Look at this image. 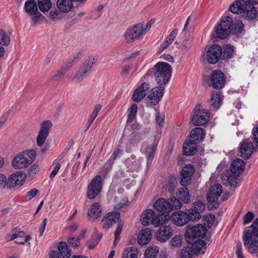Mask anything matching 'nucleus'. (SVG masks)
<instances>
[{
	"label": "nucleus",
	"instance_id": "15",
	"mask_svg": "<svg viewBox=\"0 0 258 258\" xmlns=\"http://www.w3.org/2000/svg\"><path fill=\"white\" fill-rule=\"evenodd\" d=\"M164 91V87L163 86L160 85L159 87L152 89L147 97L148 106L152 107L157 104L163 96Z\"/></svg>",
	"mask_w": 258,
	"mask_h": 258
},
{
	"label": "nucleus",
	"instance_id": "51",
	"mask_svg": "<svg viewBox=\"0 0 258 258\" xmlns=\"http://www.w3.org/2000/svg\"><path fill=\"white\" fill-rule=\"evenodd\" d=\"M120 217V214L119 212H112L108 213L106 216V218L112 222L113 223L117 222V220Z\"/></svg>",
	"mask_w": 258,
	"mask_h": 258
},
{
	"label": "nucleus",
	"instance_id": "56",
	"mask_svg": "<svg viewBox=\"0 0 258 258\" xmlns=\"http://www.w3.org/2000/svg\"><path fill=\"white\" fill-rule=\"evenodd\" d=\"M123 153V151L121 150L119 147H117L111 155L110 158L111 160L115 161L116 159L119 158Z\"/></svg>",
	"mask_w": 258,
	"mask_h": 258
},
{
	"label": "nucleus",
	"instance_id": "11",
	"mask_svg": "<svg viewBox=\"0 0 258 258\" xmlns=\"http://www.w3.org/2000/svg\"><path fill=\"white\" fill-rule=\"evenodd\" d=\"M206 53L207 61L211 64H215L222 56V49L220 46L214 44L208 48Z\"/></svg>",
	"mask_w": 258,
	"mask_h": 258
},
{
	"label": "nucleus",
	"instance_id": "24",
	"mask_svg": "<svg viewBox=\"0 0 258 258\" xmlns=\"http://www.w3.org/2000/svg\"><path fill=\"white\" fill-rule=\"evenodd\" d=\"M253 150V145L251 142H244L241 144L240 152L241 156L244 159H248Z\"/></svg>",
	"mask_w": 258,
	"mask_h": 258
},
{
	"label": "nucleus",
	"instance_id": "31",
	"mask_svg": "<svg viewBox=\"0 0 258 258\" xmlns=\"http://www.w3.org/2000/svg\"><path fill=\"white\" fill-rule=\"evenodd\" d=\"M73 60H70L65 65L63 66L61 69L58 71L56 74H55L52 77V79L55 81H58L69 70V69L73 66Z\"/></svg>",
	"mask_w": 258,
	"mask_h": 258
},
{
	"label": "nucleus",
	"instance_id": "38",
	"mask_svg": "<svg viewBox=\"0 0 258 258\" xmlns=\"http://www.w3.org/2000/svg\"><path fill=\"white\" fill-rule=\"evenodd\" d=\"M243 24L241 21H237L235 23H232L231 33L238 35L241 33L243 30Z\"/></svg>",
	"mask_w": 258,
	"mask_h": 258
},
{
	"label": "nucleus",
	"instance_id": "42",
	"mask_svg": "<svg viewBox=\"0 0 258 258\" xmlns=\"http://www.w3.org/2000/svg\"><path fill=\"white\" fill-rule=\"evenodd\" d=\"M25 233L23 231H19L16 229H15L13 231V233L11 235H9L6 237L7 241H11L17 238H22L24 237L25 238Z\"/></svg>",
	"mask_w": 258,
	"mask_h": 258
},
{
	"label": "nucleus",
	"instance_id": "16",
	"mask_svg": "<svg viewBox=\"0 0 258 258\" xmlns=\"http://www.w3.org/2000/svg\"><path fill=\"white\" fill-rule=\"evenodd\" d=\"M249 231H245L243 232V242L244 246L248 252L251 254L256 253L258 251V241L257 240H252Z\"/></svg>",
	"mask_w": 258,
	"mask_h": 258
},
{
	"label": "nucleus",
	"instance_id": "5",
	"mask_svg": "<svg viewBox=\"0 0 258 258\" xmlns=\"http://www.w3.org/2000/svg\"><path fill=\"white\" fill-rule=\"evenodd\" d=\"M35 151L32 150L17 154L13 159L12 165L15 169H22L30 165L35 160Z\"/></svg>",
	"mask_w": 258,
	"mask_h": 258
},
{
	"label": "nucleus",
	"instance_id": "62",
	"mask_svg": "<svg viewBox=\"0 0 258 258\" xmlns=\"http://www.w3.org/2000/svg\"><path fill=\"white\" fill-rule=\"evenodd\" d=\"M254 218V215L250 212H248L244 217V224H247L250 223Z\"/></svg>",
	"mask_w": 258,
	"mask_h": 258
},
{
	"label": "nucleus",
	"instance_id": "7",
	"mask_svg": "<svg viewBox=\"0 0 258 258\" xmlns=\"http://www.w3.org/2000/svg\"><path fill=\"white\" fill-rule=\"evenodd\" d=\"M52 126V123L49 120L43 121L40 125V131L38 132L36 142L37 145L41 148V150L43 152L47 150V146L44 145V143Z\"/></svg>",
	"mask_w": 258,
	"mask_h": 258
},
{
	"label": "nucleus",
	"instance_id": "34",
	"mask_svg": "<svg viewBox=\"0 0 258 258\" xmlns=\"http://www.w3.org/2000/svg\"><path fill=\"white\" fill-rule=\"evenodd\" d=\"M88 73V72L87 71L81 67L72 78V81L75 83H79L84 80Z\"/></svg>",
	"mask_w": 258,
	"mask_h": 258
},
{
	"label": "nucleus",
	"instance_id": "17",
	"mask_svg": "<svg viewBox=\"0 0 258 258\" xmlns=\"http://www.w3.org/2000/svg\"><path fill=\"white\" fill-rule=\"evenodd\" d=\"M195 171L194 167L190 164L185 166L180 174V183L186 186L190 182L191 177Z\"/></svg>",
	"mask_w": 258,
	"mask_h": 258
},
{
	"label": "nucleus",
	"instance_id": "39",
	"mask_svg": "<svg viewBox=\"0 0 258 258\" xmlns=\"http://www.w3.org/2000/svg\"><path fill=\"white\" fill-rule=\"evenodd\" d=\"M101 108L102 106L99 104H97L95 106L94 109L91 114H90L87 121L88 128L89 127L90 125L92 124L95 119L97 116L99 112L100 111Z\"/></svg>",
	"mask_w": 258,
	"mask_h": 258
},
{
	"label": "nucleus",
	"instance_id": "49",
	"mask_svg": "<svg viewBox=\"0 0 258 258\" xmlns=\"http://www.w3.org/2000/svg\"><path fill=\"white\" fill-rule=\"evenodd\" d=\"M100 239V238L98 235H95L92 237L87 242L88 248L89 249L94 248L98 244Z\"/></svg>",
	"mask_w": 258,
	"mask_h": 258
},
{
	"label": "nucleus",
	"instance_id": "8",
	"mask_svg": "<svg viewBox=\"0 0 258 258\" xmlns=\"http://www.w3.org/2000/svg\"><path fill=\"white\" fill-rule=\"evenodd\" d=\"M143 36V24L140 23L134 25L126 30L124 38L127 42L132 43L142 39Z\"/></svg>",
	"mask_w": 258,
	"mask_h": 258
},
{
	"label": "nucleus",
	"instance_id": "27",
	"mask_svg": "<svg viewBox=\"0 0 258 258\" xmlns=\"http://www.w3.org/2000/svg\"><path fill=\"white\" fill-rule=\"evenodd\" d=\"M101 215V208L98 203H94L92 204L88 210V215L92 219H96Z\"/></svg>",
	"mask_w": 258,
	"mask_h": 258
},
{
	"label": "nucleus",
	"instance_id": "12",
	"mask_svg": "<svg viewBox=\"0 0 258 258\" xmlns=\"http://www.w3.org/2000/svg\"><path fill=\"white\" fill-rule=\"evenodd\" d=\"M26 174L22 171H19L12 174L7 180V186L14 188L22 186L25 182Z\"/></svg>",
	"mask_w": 258,
	"mask_h": 258
},
{
	"label": "nucleus",
	"instance_id": "63",
	"mask_svg": "<svg viewBox=\"0 0 258 258\" xmlns=\"http://www.w3.org/2000/svg\"><path fill=\"white\" fill-rule=\"evenodd\" d=\"M171 244L173 246H178L181 244V239L178 236H174L171 240Z\"/></svg>",
	"mask_w": 258,
	"mask_h": 258
},
{
	"label": "nucleus",
	"instance_id": "19",
	"mask_svg": "<svg viewBox=\"0 0 258 258\" xmlns=\"http://www.w3.org/2000/svg\"><path fill=\"white\" fill-rule=\"evenodd\" d=\"M189 218L188 214L182 211L173 212L171 217L173 223L178 226L186 224L189 221Z\"/></svg>",
	"mask_w": 258,
	"mask_h": 258
},
{
	"label": "nucleus",
	"instance_id": "29",
	"mask_svg": "<svg viewBox=\"0 0 258 258\" xmlns=\"http://www.w3.org/2000/svg\"><path fill=\"white\" fill-rule=\"evenodd\" d=\"M205 246L206 243L203 240L196 241L192 243L190 252L196 254H203L206 250Z\"/></svg>",
	"mask_w": 258,
	"mask_h": 258
},
{
	"label": "nucleus",
	"instance_id": "1",
	"mask_svg": "<svg viewBox=\"0 0 258 258\" xmlns=\"http://www.w3.org/2000/svg\"><path fill=\"white\" fill-rule=\"evenodd\" d=\"M258 4V0H237L233 2L229 10L234 14H242L247 20L255 18L257 10L253 5Z\"/></svg>",
	"mask_w": 258,
	"mask_h": 258
},
{
	"label": "nucleus",
	"instance_id": "44",
	"mask_svg": "<svg viewBox=\"0 0 258 258\" xmlns=\"http://www.w3.org/2000/svg\"><path fill=\"white\" fill-rule=\"evenodd\" d=\"M159 252L158 248L156 246L149 247L145 252L146 258H154Z\"/></svg>",
	"mask_w": 258,
	"mask_h": 258
},
{
	"label": "nucleus",
	"instance_id": "35",
	"mask_svg": "<svg viewBox=\"0 0 258 258\" xmlns=\"http://www.w3.org/2000/svg\"><path fill=\"white\" fill-rule=\"evenodd\" d=\"M167 220L166 217L163 214H157L156 213L153 218L151 225L155 227H159L163 225Z\"/></svg>",
	"mask_w": 258,
	"mask_h": 258
},
{
	"label": "nucleus",
	"instance_id": "58",
	"mask_svg": "<svg viewBox=\"0 0 258 258\" xmlns=\"http://www.w3.org/2000/svg\"><path fill=\"white\" fill-rule=\"evenodd\" d=\"M68 243L70 246L73 247H77L79 245L80 243V237L75 238L71 237L70 238L68 241Z\"/></svg>",
	"mask_w": 258,
	"mask_h": 258
},
{
	"label": "nucleus",
	"instance_id": "57",
	"mask_svg": "<svg viewBox=\"0 0 258 258\" xmlns=\"http://www.w3.org/2000/svg\"><path fill=\"white\" fill-rule=\"evenodd\" d=\"M190 249L188 247L183 248L181 251V258H192Z\"/></svg>",
	"mask_w": 258,
	"mask_h": 258
},
{
	"label": "nucleus",
	"instance_id": "10",
	"mask_svg": "<svg viewBox=\"0 0 258 258\" xmlns=\"http://www.w3.org/2000/svg\"><path fill=\"white\" fill-rule=\"evenodd\" d=\"M101 176H96L88 184L86 191V196L90 200L95 199L100 193L102 188Z\"/></svg>",
	"mask_w": 258,
	"mask_h": 258
},
{
	"label": "nucleus",
	"instance_id": "61",
	"mask_svg": "<svg viewBox=\"0 0 258 258\" xmlns=\"http://www.w3.org/2000/svg\"><path fill=\"white\" fill-rule=\"evenodd\" d=\"M113 223L111 221L109 220L107 218H105L102 221V228L107 230L111 227Z\"/></svg>",
	"mask_w": 258,
	"mask_h": 258
},
{
	"label": "nucleus",
	"instance_id": "20",
	"mask_svg": "<svg viewBox=\"0 0 258 258\" xmlns=\"http://www.w3.org/2000/svg\"><path fill=\"white\" fill-rule=\"evenodd\" d=\"M154 208L158 212L168 213L172 211L170 202L163 198L158 199L153 205Z\"/></svg>",
	"mask_w": 258,
	"mask_h": 258
},
{
	"label": "nucleus",
	"instance_id": "48",
	"mask_svg": "<svg viewBox=\"0 0 258 258\" xmlns=\"http://www.w3.org/2000/svg\"><path fill=\"white\" fill-rule=\"evenodd\" d=\"M234 52V47L231 44H228L225 46L223 50V57L225 58H230Z\"/></svg>",
	"mask_w": 258,
	"mask_h": 258
},
{
	"label": "nucleus",
	"instance_id": "13",
	"mask_svg": "<svg viewBox=\"0 0 258 258\" xmlns=\"http://www.w3.org/2000/svg\"><path fill=\"white\" fill-rule=\"evenodd\" d=\"M207 233L206 227L202 224H197L194 226L189 227L185 232V236L193 239L204 238Z\"/></svg>",
	"mask_w": 258,
	"mask_h": 258
},
{
	"label": "nucleus",
	"instance_id": "45",
	"mask_svg": "<svg viewBox=\"0 0 258 258\" xmlns=\"http://www.w3.org/2000/svg\"><path fill=\"white\" fill-rule=\"evenodd\" d=\"M10 35L4 30L0 29V44L8 46L10 43Z\"/></svg>",
	"mask_w": 258,
	"mask_h": 258
},
{
	"label": "nucleus",
	"instance_id": "30",
	"mask_svg": "<svg viewBox=\"0 0 258 258\" xmlns=\"http://www.w3.org/2000/svg\"><path fill=\"white\" fill-rule=\"evenodd\" d=\"M158 144V141H155L153 143L151 144L147 147L145 151L146 157L147 159V164L151 163Z\"/></svg>",
	"mask_w": 258,
	"mask_h": 258
},
{
	"label": "nucleus",
	"instance_id": "33",
	"mask_svg": "<svg viewBox=\"0 0 258 258\" xmlns=\"http://www.w3.org/2000/svg\"><path fill=\"white\" fill-rule=\"evenodd\" d=\"M196 151V145L193 141H189L183 146V153L186 156L193 155Z\"/></svg>",
	"mask_w": 258,
	"mask_h": 258
},
{
	"label": "nucleus",
	"instance_id": "23",
	"mask_svg": "<svg viewBox=\"0 0 258 258\" xmlns=\"http://www.w3.org/2000/svg\"><path fill=\"white\" fill-rule=\"evenodd\" d=\"M222 95L220 91H213L211 92L210 104L214 110H217L222 102Z\"/></svg>",
	"mask_w": 258,
	"mask_h": 258
},
{
	"label": "nucleus",
	"instance_id": "3",
	"mask_svg": "<svg viewBox=\"0 0 258 258\" xmlns=\"http://www.w3.org/2000/svg\"><path fill=\"white\" fill-rule=\"evenodd\" d=\"M171 66L165 62H159L154 67V75L156 82L160 86L166 85L170 80Z\"/></svg>",
	"mask_w": 258,
	"mask_h": 258
},
{
	"label": "nucleus",
	"instance_id": "28",
	"mask_svg": "<svg viewBox=\"0 0 258 258\" xmlns=\"http://www.w3.org/2000/svg\"><path fill=\"white\" fill-rule=\"evenodd\" d=\"M56 6L58 10L63 13H68L73 7L72 0H57Z\"/></svg>",
	"mask_w": 258,
	"mask_h": 258
},
{
	"label": "nucleus",
	"instance_id": "64",
	"mask_svg": "<svg viewBox=\"0 0 258 258\" xmlns=\"http://www.w3.org/2000/svg\"><path fill=\"white\" fill-rule=\"evenodd\" d=\"M175 179L174 178H171V179L169 180L166 184V187L169 190V192H171L173 191L175 184H174V181Z\"/></svg>",
	"mask_w": 258,
	"mask_h": 258
},
{
	"label": "nucleus",
	"instance_id": "37",
	"mask_svg": "<svg viewBox=\"0 0 258 258\" xmlns=\"http://www.w3.org/2000/svg\"><path fill=\"white\" fill-rule=\"evenodd\" d=\"M205 135L204 130L201 127H196L191 130L190 137L196 141L202 140Z\"/></svg>",
	"mask_w": 258,
	"mask_h": 258
},
{
	"label": "nucleus",
	"instance_id": "14",
	"mask_svg": "<svg viewBox=\"0 0 258 258\" xmlns=\"http://www.w3.org/2000/svg\"><path fill=\"white\" fill-rule=\"evenodd\" d=\"M226 82L224 74L219 70L212 72L210 76V83L209 85L214 89H219L224 87Z\"/></svg>",
	"mask_w": 258,
	"mask_h": 258
},
{
	"label": "nucleus",
	"instance_id": "26",
	"mask_svg": "<svg viewBox=\"0 0 258 258\" xmlns=\"http://www.w3.org/2000/svg\"><path fill=\"white\" fill-rule=\"evenodd\" d=\"M24 9L29 15L33 16L38 12V4L35 0H27L25 3Z\"/></svg>",
	"mask_w": 258,
	"mask_h": 258
},
{
	"label": "nucleus",
	"instance_id": "36",
	"mask_svg": "<svg viewBox=\"0 0 258 258\" xmlns=\"http://www.w3.org/2000/svg\"><path fill=\"white\" fill-rule=\"evenodd\" d=\"M59 253L63 258H69L71 256V251L66 242H60L58 245Z\"/></svg>",
	"mask_w": 258,
	"mask_h": 258
},
{
	"label": "nucleus",
	"instance_id": "55",
	"mask_svg": "<svg viewBox=\"0 0 258 258\" xmlns=\"http://www.w3.org/2000/svg\"><path fill=\"white\" fill-rule=\"evenodd\" d=\"M192 208L198 211L200 213H201L205 210L206 206L202 202L198 201L194 203V206Z\"/></svg>",
	"mask_w": 258,
	"mask_h": 258
},
{
	"label": "nucleus",
	"instance_id": "2",
	"mask_svg": "<svg viewBox=\"0 0 258 258\" xmlns=\"http://www.w3.org/2000/svg\"><path fill=\"white\" fill-rule=\"evenodd\" d=\"M245 165L243 161L240 159H236L231 164L230 171L233 174V175H227L226 174L222 175V180H226L227 182L225 184L229 185L231 187H236L238 185V179L236 177L243 172Z\"/></svg>",
	"mask_w": 258,
	"mask_h": 258
},
{
	"label": "nucleus",
	"instance_id": "59",
	"mask_svg": "<svg viewBox=\"0 0 258 258\" xmlns=\"http://www.w3.org/2000/svg\"><path fill=\"white\" fill-rule=\"evenodd\" d=\"M235 253L237 258H245L242 253V247L241 243L240 242H238L236 244Z\"/></svg>",
	"mask_w": 258,
	"mask_h": 258
},
{
	"label": "nucleus",
	"instance_id": "43",
	"mask_svg": "<svg viewBox=\"0 0 258 258\" xmlns=\"http://www.w3.org/2000/svg\"><path fill=\"white\" fill-rule=\"evenodd\" d=\"M97 61V58L94 56H90L81 66L88 72L91 70L93 64Z\"/></svg>",
	"mask_w": 258,
	"mask_h": 258
},
{
	"label": "nucleus",
	"instance_id": "53",
	"mask_svg": "<svg viewBox=\"0 0 258 258\" xmlns=\"http://www.w3.org/2000/svg\"><path fill=\"white\" fill-rule=\"evenodd\" d=\"M169 202L171 206L172 211L173 209H180L182 205L180 201L174 197L171 198Z\"/></svg>",
	"mask_w": 258,
	"mask_h": 258
},
{
	"label": "nucleus",
	"instance_id": "6",
	"mask_svg": "<svg viewBox=\"0 0 258 258\" xmlns=\"http://www.w3.org/2000/svg\"><path fill=\"white\" fill-rule=\"evenodd\" d=\"M209 115V112L201 105H197L191 115L189 123L197 126L204 125L208 121Z\"/></svg>",
	"mask_w": 258,
	"mask_h": 258
},
{
	"label": "nucleus",
	"instance_id": "40",
	"mask_svg": "<svg viewBox=\"0 0 258 258\" xmlns=\"http://www.w3.org/2000/svg\"><path fill=\"white\" fill-rule=\"evenodd\" d=\"M138 249L135 247L127 248L122 253V258H137Z\"/></svg>",
	"mask_w": 258,
	"mask_h": 258
},
{
	"label": "nucleus",
	"instance_id": "32",
	"mask_svg": "<svg viewBox=\"0 0 258 258\" xmlns=\"http://www.w3.org/2000/svg\"><path fill=\"white\" fill-rule=\"evenodd\" d=\"M182 188H179L177 193L176 197L180 199L183 203H188L190 201V198L189 196V191L187 188L185 186Z\"/></svg>",
	"mask_w": 258,
	"mask_h": 258
},
{
	"label": "nucleus",
	"instance_id": "47",
	"mask_svg": "<svg viewBox=\"0 0 258 258\" xmlns=\"http://www.w3.org/2000/svg\"><path fill=\"white\" fill-rule=\"evenodd\" d=\"M127 168L132 171L136 170L139 166L138 162L133 159H128L125 162Z\"/></svg>",
	"mask_w": 258,
	"mask_h": 258
},
{
	"label": "nucleus",
	"instance_id": "46",
	"mask_svg": "<svg viewBox=\"0 0 258 258\" xmlns=\"http://www.w3.org/2000/svg\"><path fill=\"white\" fill-rule=\"evenodd\" d=\"M189 221L191 220L192 221H198L201 218V213L198 211L195 210L194 208H191L188 210Z\"/></svg>",
	"mask_w": 258,
	"mask_h": 258
},
{
	"label": "nucleus",
	"instance_id": "52",
	"mask_svg": "<svg viewBox=\"0 0 258 258\" xmlns=\"http://www.w3.org/2000/svg\"><path fill=\"white\" fill-rule=\"evenodd\" d=\"M204 219L209 228L211 227L214 225L215 221V217L212 214L205 216Z\"/></svg>",
	"mask_w": 258,
	"mask_h": 258
},
{
	"label": "nucleus",
	"instance_id": "54",
	"mask_svg": "<svg viewBox=\"0 0 258 258\" xmlns=\"http://www.w3.org/2000/svg\"><path fill=\"white\" fill-rule=\"evenodd\" d=\"M252 230L249 231L251 237L255 236L258 237V219H255L251 225Z\"/></svg>",
	"mask_w": 258,
	"mask_h": 258
},
{
	"label": "nucleus",
	"instance_id": "18",
	"mask_svg": "<svg viewBox=\"0 0 258 258\" xmlns=\"http://www.w3.org/2000/svg\"><path fill=\"white\" fill-rule=\"evenodd\" d=\"M173 235V230L169 225L160 226L157 230L156 237L160 242H165Z\"/></svg>",
	"mask_w": 258,
	"mask_h": 258
},
{
	"label": "nucleus",
	"instance_id": "9",
	"mask_svg": "<svg viewBox=\"0 0 258 258\" xmlns=\"http://www.w3.org/2000/svg\"><path fill=\"white\" fill-rule=\"evenodd\" d=\"M222 192V186L220 184H215L210 187L207 194V199L211 203V209H217L219 207L220 202L218 200Z\"/></svg>",
	"mask_w": 258,
	"mask_h": 258
},
{
	"label": "nucleus",
	"instance_id": "50",
	"mask_svg": "<svg viewBox=\"0 0 258 258\" xmlns=\"http://www.w3.org/2000/svg\"><path fill=\"white\" fill-rule=\"evenodd\" d=\"M145 137V134L143 132L137 133L135 134L131 139L130 142L132 144H136L138 143L141 141L143 140Z\"/></svg>",
	"mask_w": 258,
	"mask_h": 258
},
{
	"label": "nucleus",
	"instance_id": "60",
	"mask_svg": "<svg viewBox=\"0 0 258 258\" xmlns=\"http://www.w3.org/2000/svg\"><path fill=\"white\" fill-rule=\"evenodd\" d=\"M50 17L52 20H57L61 19V15L60 13L57 10L51 11L49 13Z\"/></svg>",
	"mask_w": 258,
	"mask_h": 258
},
{
	"label": "nucleus",
	"instance_id": "4",
	"mask_svg": "<svg viewBox=\"0 0 258 258\" xmlns=\"http://www.w3.org/2000/svg\"><path fill=\"white\" fill-rule=\"evenodd\" d=\"M232 18L227 16L223 17L220 24L215 27L212 35V39L217 41L218 39H225L231 33Z\"/></svg>",
	"mask_w": 258,
	"mask_h": 258
},
{
	"label": "nucleus",
	"instance_id": "21",
	"mask_svg": "<svg viewBox=\"0 0 258 258\" xmlns=\"http://www.w3.org/2000/svg\"><path fill=\"white\" fill-rule=\"evenodd\" d=\"M148 89L149 84L148 83H144L142 84L134 91L132 96L133 100L137 102L141 101L146 96Z\"/></svg>",
	"mask_w": 258,
	"mask_h": 258
},
{
	"label": "nucleus",
	"instance_id": "22",
	"mask_svg": "<svg viewBox=\"0 0 258 258\" xmlns=\"http://www.w3.org/2000/svg\"><path fill=\"white\" fill-rule=\"evenodd\" d=\"M152 237V232L149 228L143 229L138 236V243L140 245L147 244Z\"/></svg>",
	"mask_w": 258,
	"mask_h": 258
},
{
	"label": "nucleus",
	"instance_id": "25",
	"mask_svg": "<svg viewBox=\"0 0 258 258\" xmlns=\"http://www.w3.org/2000/svg\"><path fill=\"white\" fill-rule=\"evenodd\" d=\"M155 212L151 209L145 211L141 216V222L143 225H151Z\"/></svg>",
	"mask_w": 258,
	"mask_h": 258
},
{
	"label": "nucleus",
	"instance_id": "41",
	"mask_svg": "<svg viewBox=\"0 0 258 258\" xmlns=\"http://www.w3.org/2000/svg\"><path fill=\"white\" fill-rule=\"evenodd\" d=\"M51 5L50 0H38V6L42 12H45L49 10Z\"/></svg>",
	"mask_w": 258,
	"mask_h": 258
}]
</instances>
